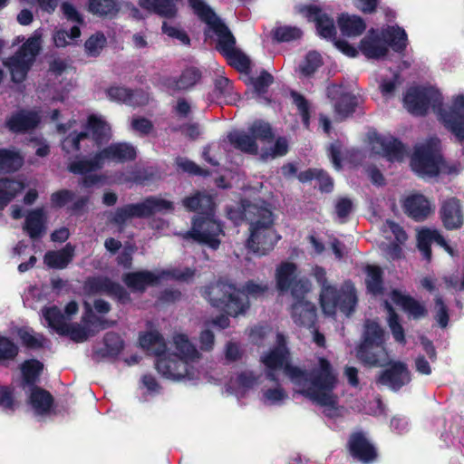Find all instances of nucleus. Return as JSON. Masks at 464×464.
<instances>
[{
	"mask_svg": "<svg viewBox=\"0 0 464 464\" xmlns=\"http://www.w3.org/2000/svg\"><path fill=\"white\" fill-rule=\"evenodd\" d=\"M43 370V364L37 360L25 361L21 365V371L24 383H34Z\"/></svg>",
	"mask_w": 464,
	"mask_h": 464,
	"instance_id": "42",
	"label": "nucleus"
},
{
	"mask_svg": "<svg viewBox=\"0 0 464 464\" xmlns=\"http://www.w3.org/2000/svg\"><path fill=\"white\" fill-rule=\"evenodd\" d=\"M171 209V202L163 198H149L141 203L128 205L117 210L113 219L117 224H123L133 217L142 218L157 212L169 211Z\"/></svg>",
	"mask_w": 464,
	"mask_h": 464,
	"instance_id": "20",
	"label": "nucleus"
},
{
	"mask_svg": "<svg viewBox=\"0 0 464 464\" xmlns=\"http://www.w3.org/2000/svg\"><path fill=\"white\" fill-rule=\"evenodd\" d=\"M163 33L168 36L178 39L180 43L187 44L189 39L186 33L179 28L164 23L162 25Z\"/></svg>",
	"mask_w": 464,
	"mask_h": 464,
	"instance_id": "57",
	"label": "nucleus"
},
{
	"mask_svg": "<svg viewBox=\"0 0 464 464\" xmlns=\"http://www.w3.org/2000/svg\"><path fill=\"white\" fill-rule=\"evenodd\" d=\"M348 446L351 455L362 462L372 461L377 456L374 447L361 432L351 436Z\"/></svg>",
	"mask_w": 464,
	"mask_h": 464,
	"instance_id": "27",
	"label": "nucleus"
},
{
	"mask_svg": "<svg viewBox=\"0 0 464 464\" xmlns=\"http://www.w3.org/2000/svg\"><path fill=\"white\" fill-rule=\"evenodd\" d=\"M208 324H205V329L201 331L199 335L200 348L205 351H209L214 345L215 337L213 333L208 329Z\"/></svg>",
	"mask_w": 464,
	"mask_h": 464,
	"instance_id": "60",
	"label": "nucleus"
},
{
	"mask_svg": "<svg viewBox=\"0 0 464 464\" xmlns=\"http://www.w3.org/2000/svg\"><path fill=\"white\" fill-rule=\"evenodd\" d=\"M139 341L143 349L159 357L156 368L163 377L182 382H191L199 378L200 353L186 334L173 335L172 353H166V343L156 330L141 334Z\"/></svg>",
	"mask_w": 464,
	"mask_h": 464,
	"instance_id": "2",
	"label": "nucleus"
},
{
	"mask_svg": "<svg viewBox=\"0 0 464 464\" xmlns=\"http://www.w3.org/2000/svg\"><path fill=\"white\" fill-rule=\"evenodd\" d=\"M287 395L280 387L267 389L263 393V401L266 405H279L285 399Z\"/></svg>",
	"mask_w": 464,
	"mask_h": 464,
	"instance_id": "50",
	"label": "nucleus"
},
{
	"mask_svg": "<svg viewBox=\"0 0 464 464\" xmlns=\"http://www.w3.org/2000/svg\"><path fill=\"white\" fill-rule=\"evenodd\" d=\"M40 119L39 114L35 111H20L13 114L6 124L10 130L22 132L36 127Z\"/></svg>",
	"mask_w": 464,
	"mask_h": 464,
	"instance_id": "31",
	"label": "nucleus"
},
{
	"mask_svg": "<svg viewBox=\"0 0 464 464\" xmlns=\"http://www.w3.org/2000/svg\"><path fill=\"white\" fill-rule=\"evenodd\" d=\"M184 206L192 211H198L199 216L194 218L191 231L185 237L208 245L212 249L219 246V237L223 235L220 224L213 218L214 201L208 194L197 193L183 201Z\"/></svg>",
	"mask_w": 464,
	"mask_h": 464,
	"instance_id": "5",
	"label": "nucleus"
},
{
	"mask_svg": "<svg viewBox=\"0 0 464 464\" xmlns=\"http://www.w3.org/2000/svg\"><path fill=\"white\" fill-rule=\"evenodd\" d=\"M323 63L322 56L317 52H309L299 64V72L307 77L313 74Z\"/></svg>",
	"mask_w": 464,
	"mask_h": 464,
	"instance_id": "41",
	"label": "nucleus"
},
{
	"mask_svg": "<svg viewBox=\"0 0 464 464\" xmlns=\"http://www.w3.org/2000/svg\"><path fill=\"white\" fill-rule=\"evenodd\" d=\"M380 38L375 32H371L361 43L362 52L369 58H379L387 53V44L394 51H402L407 45V34L400 27H388Z\"/></svg>",
	"mask_w": 464,
	"mask_h": 464,
	"instance_id": "12",
	"label": "nucleus"
},
{
	"mask_svg": "<svg viewBox=\"0 0 464 464\" xmlns=\"http://www.w3.org/2000/svg\"><path fill=\"white\" fill-rule=\"evenodd\" d=\"M136 156L134 147L128 143H113L102 150L93 159L73 161L69 165V170L75 174H87L103 168L107 163L124 162L133 160Z\"/></svg>",
	"mask_w": 464,
	"mask_h": 464,
	"instance_id": "10",
	"label": "nucleus"
},
{
	"mask_svg": "<svg viewBox=\"0 0 464 464\" xmlns=\"http://www.w3.org/2000/svg\"><path fill=\"white\" fill-rule=\"evenodd\" d=\"M62 11L63 15L72 22L76 23H82V17L80 14V13L77 11V9L69 2H63L62 4Z\"/></svg>",
	"mask_w": 464,
	"mask_h": 464,
	"instance_id": "61",
	"label": "nucleus"
},
{
	"mask_svg": "<svg viewBox=\"0 0 464 464\" xmlns=\"http://www.w3.org/2000/svg\"><path fill=\"white\" fill-rule=\"evenodd\" d=\"M246 84L252 83L254 87H267L269 85L276 83L274 76L266 71H261L256 72L247 81H245Z\"/></svg>",
	"mask_w": 464,
	"mask_h": 464,
	"instance_id": "53",
	"label": "nucleus"
},
{
	"mask_svg": "<svg viewBox=\"0 0 464 464\" xmlns=\"http://www.w3.org/2000/svg\"><path fill=\"white\" fill-rule=\"evenodd\" d=\"M338 25L343 34L347 36L359 35L365 29V24L362 18L347 14H343L338 18Z\"/></svg>",
	"mask_w": 464,
	"mask_h": 464,
	"instance_id": "37",
	"label": "nucleus"
},
{
	"mask_svg": "<svg viewBox=\"0 0 464 464\" xmlns=\"http://www.w3.org/2000/svg\"><path fill=\"white\" fill-rule=\"evenodd\" d=\"M41 45L42 33L37 30L26 40L20 50L5 63L10 70L14 82H20L25 78L41 50Z\"/></svg>",
	"mask_w": 464,
	"mask_h": 464,
	"instance_id": "14",
	"label": "nucleus"
},
{
	"mask_svg": "<svg viewBox=\"0 0 464 464\" xmlns=\"http://www.w3.org/2000/svg\"><path fill=\"white\" fill-rule=\"evenodd\" d=\"M85 309L86 313L82 317L83 326L70 324L72 317L78 312V304L74 301L66 304L64 314L56 306H52L43 309L42 315L47 326L57 334L69 335L75 342H83L92 334L90 328L95 324L88 303H85Z\"/></svg>",
	"mask_w": 464,
	"mask_h": 464,
	"instance_id": "7",
	"label": "nucleus"
},
{
	"mask_svg": "<svg viewBox=\"0 0 464 464\" xmlns=\"http://www.w3.org/2000/svg\"><path fill=\"white\" fill-rule=\"evenodd\" d=\"M210 97L213 102L226 104H237L241 102L236 89H212Z\"/></svg>",
	"mask_w": 464,
	"mask_h": 464,
	"instance_id": "44",
	"label": "nucleus"
},
{
	"mask_svg": "<svg viewBox=\"0 0 464 464\" xmlns=\"http://www.w3.org/2000/svg\"><path fill=\"white\" fill-rule=\"evenodd\" d=\"M193 275L194 272L188 268L183 270H156L153 272L144 270L126 274L123 277V281L126 285L133 291H143L146 287L154 285L169 278L188 281Z\"/></svg>",
	"mask_w": 464,
	"mask_h": 464,
	"instance_id": "15",
	"label": "nucleus"
},
{
	"mask_svg": "<svg viewBox=\"0 0 464 464\" xmlns=\"http://www.w3.org/2000/svg\"><path fill=\"white\" fill-rule=\"evenodd\" d=\"M106 347V354L113 356L118 354L123 348V342L121 338L113 333H109L104 338Z\"/></svg>",
	"mask_w": 464,
	"mask_h": 464,
	"instance_id": "51",
	"label": "nucleus"
},
{
	"mask_svg": "<svg viewBox=\"0 0 464 464\" xmlns=\"http://www.w3.org/2000/svg\"><path fill=\"white\" fill-rule=\"evenodd\" d=\"M436 112L457 140L464 141V94L455 96L447 106L443 105L440 96Z\"/></svg>",
	"mask_w": 464,
	"mask_h": 464,
	"instance_id": "17",
	"label": "nucleus"
},
{
	"mask_svg": "<svg viewBox=\"0 0 464 464\" xmlns=\"http://www.w3.org/2000/svg\"><path fill=\"white\" fill-rule=\"evenodd\" d=\"M384 332L379 324L367 321L363 341L358 347L356 356L362 362L372 366H384L389 363V356L383 347Z\"/></svg>",
	"mask_w": 464,
	"mask_h": 464,
	"instance_id": "11",
	"label": "nucleus"
},
{
	"mask_svg": "<svg viewBox=\"0 0 464 464\" xmlns=\"http://www.w3.org/2000/svg\"><path fill=\"white\" fill-rule=\"evenodd\" d=\"M432 242L444 247L450 256L454 255L453 249L447 244L446 240L438 230L425 228L420 230L418 233V247L425 259H430L431 252L430 246Z\"/></svg>",
	"mask_w": 464,
	"mask_h": 464,
	"instance_id": "29",
	"label": "nucleus"
},
{
	"mask_svg": "<svg viewBox=\"0 0 464 464\" xmlns=\"http://www.w3.org/2000/svg\"><path fill=\"white\" fill-rule=\"evenodd\" d=\"M60 0H20V2L29 5L37 4L40 8L47 13H53L58 5Z\"/></svg>",
	"mask_w": 464,
	"mask_h": 464,
	"instance_id": "63",
	"label": "nucleus"
},
{
	"mask_svg": "<svg viewBox=\"0 0 464 464\" xmlns=\"http://www.w3.org/2000/svg\"><path fill=\"white\" fill-rule=\"evenodd\" d=\"M248 131L249 134L238 130L229 133V142L244 152L259 154L264 160L286 154L288 142L285 138H278L273 147H267L273 140L272 129L267 122L256 121L248 128Z\"/></svg>",
	"mask_w": 464,
	"mask_h": 464,
	"instance_id": "4",
	"label": "nucleus"
},
{
	"mask_svg": "<svg viewBox=\"0 0 464 464\" xmlns=\"http://www.w3.org/2000/svg\"><path fill=\"white\" fill-rule=\"evenodd\" d=\"M19 337L25 345L32 348L42 347L46 342L43 334H37L32 329H21Z\"/></svg>",
	"mask_w": 464,
	"mask_h": 464,
	"instance_id": "47",
	"label": "nucleus"
},
{
	"mask_svg": "<svg viewBox=\"0 0 464 464\" xmlns=\"http://www.w3.org/2000/svg\"><path fill=\"white\" fill-rule=\"evenodd\" d=\"M139 4L141 8L166 18L174 17L178 11L173 0H140Z\"/></svg>",
	"mask_w": 464,
	"mask_h": 464,
	"instance_id": "36",
	"label": "nucleus"
},
{
	"mask_svg": "<svg viewBox=\"0 0 464 464\" xmlns=\"http://www.w3.org/2000/svg\"><path fill=\"white\" fill-rule=\"evenodd\" d=\"M199 78L200 74L197 69H187L180 76L179 84L180 87H191L198 83Z\"/></svg>",
	"mask_w": 464,
	"mask_h": 464,
	"instance_id": "56",
	"label": "nucleus"
},
{
	"mask_svg": "<svg viewBox=\"0 0 464 464\" xmlns=\"http://www.w3.org/2000/svg\"><path fill=\"white\" fill-rule=\"evenodd\" d=\"M436 319L441 327H446L449 322L447 308L440 297L435 299Z\"/></svg>",
	"mask_w": 464,
	"mask_h": 464,
	"instance_id": "59",
	"label": "nucleus"
},
{
	"mask_svg": "<svg viewBox=\"0 0 464 464\" xmlns=\"http://www.w3.org/2000/svg\"><path fill=\"white\" fill-rule=\"evenodd\" d=\"M265 284L248 282L241 291L234 285L218 282L211 285L205 295L213 306L223 309L231 316H238L248 308V297H258L267 291Z\"/></svg>",
	"mask_w": 464,
	"mask_h": 464,
	"instance_id": "6",
	"label": "nucleus"
},
{
	"mask_svg": "<svg viewBox=\"0 0 464 464\" xmlns=\"http://www.w3.org/2000/svg\"><path fill=\"white\" fill-rule=\"evenodd\" d=\"M293 299L291 316L295 324L308 328L313 327L316 318L314 304L306 299V295H300L298 299Z\"/></svg>",
	"mask_w": 464,
	"mask_h": 464,
	"instance_id": "23",
	"label": "nucleus"
},
{
	"mask_svg": "<svg viewBox=\"0 0 464 464\" xmlns=\"http://www.w3.org/2000/svg\"><path fill=\"white\" fill-rule=\"evenodd\" d=\"M443 224L448 229H457L463 224V213L460 202L456 198L444 200L440 208Z\"/></svg>",
	"mask_w": 464,
	"mask_h": 464,
	"instance_id": "28",
	"label": "nucleus"
},
{
	"mask_svg": "<svg viewBox=\"0 0 464 464\" xmlns=\"http://www.w3.org/2000/svg\"><path fill=\"white\" fill-rule=\"evenodd\" d=\"M72 198V194L68 190L55 192L51 197V201L54 207H63Z\"/></svg>",
	"mask_w": 464,
	"mask_h": 464,
	"instance_id": "62",
	"label": "nucleus"
},
{
	"mask_svg": "<svg viewBox=\"0 0 464 464\" xmlns=\"http://www.w3.org/2000/svg\"><path fill=\"white\" fill-rule=\"evenodd\" d=\"M81 35V31L78 26H73L71 30H59L53 35V42L57 47H65L72 41L78 39Z\"/></svg>",
	"mask_w": 464,
	"mask_h": 464,
	"instance_id": "45",
	"label": "nucleus"
},
{
	"mask_svg": "<svg viewBox=\"0 0 464 464\" xmlns=\"http://www.w3.org/2000/svg\"><path fill=\"white\" fill-rule=\"evenodd\" d=\"M92 134V139L102 143L111 137V127L102 116L91 115L88 119V132L70 133L63 141V150L68 153H74L80 150V142Z\"/></svg>",
	"mask_w": 464,
	"mask_h": 464,
	"instance_id": "16",
	"label": "nucleus"
},
{
	"mask_svg": "<svg viewBox=\"0 0 464 464\" xmlns=\"http://www.w3.org/2000/svg\"><path fill=\"white\" fill-rule=\"evenodd\" d=\"M268 89H247L245 92L246 100H253L257 103H267L269 102Z\"/></svg>",
	"mask_w": 464,
	"mask_h": 464,
	"instance_id": "58",
	"label": "nucleus"
},
{
	"mask_svg": "<svg viewBox=\"0 0 464 464\" xmlns=\"http://www.w3.org/2000/svg\"><path fill=\"white\" fill-rule=\"evenodd\" d=\"M313 275L322 286L320 304L326 315L335 314L339 309L345 315H349L354 309L357 298L354 287L345 283L339 290L327 284L326 272L323 267L315 266Z\"/></svg>",
	"mask_w": 464,
	"mask_h": 464,
	"instance_id": "9",
	"label": "nucleus"
},
{
	"mask_svg": "<svg viewBox=\"0 0 464 464\" xmlns=\"http://www.w3.org/2000/svg\"><path fill=\"white\" fill-rule=\"evenodd\" d=\"M0 406L5 410L14 408V399L7 387L0 386Z\"/></svg>",
	"mask_w": 464,
	"mask_h": 464,
	"instance_id": "64",
	"label": "nucleus"
},
{
	"mask_svg": "<svg viewBox=\"0 0 464 464\" xmlns=\"http://www.w3.org/2000/svg\"><path fill=\"white\" fill-rule=\"evenodd\" d=\"M372 150L382 154L390 161H401L406 155L401 142L392 137H376L372 142Z\"/></svg>",
	"mask_w": 464,
	"mask_h": 464,
	"instance_id": "24",
	"label": "nucleus"
},
{
	"mask_svg": "<svg viewBox=\"0 0 464 464\" xmlns=\"http://www.w3.org/2000/svg\"><path fill=\"white\" fill-rule=\"evenodd\" d=\"M51 395L39 388H34L30 394V403L37 414L47 412L52 406Z\"/></svg>",
	"mask_w": 464,
	"mask_h": 464,
	"instance_id": "39",
	"label": "nucleus"
},
{
	"mask_svg": "<svg viewBox=\"0 0 464 464\" xmlns=\"http://www.w3.org/2000/svg\"><path fill=\"white\" fill-rule=\"evenodd\" d=\"M327 95L331 99L336 116L341 120L350 116L361 102V99L348 89H330Z\"/></svg>",
	"mask_w": 464,
	"mask_h": 464,
	"instance_id": "22",
	"label": "nucleus"
},
{
	"mask_svg": "<svg viewBox=\"0 0 464 464\" xmlns=\"http://www.w3.org/2000/svg\"><path fill=\"white\" fill-rule=\"evenodd\" d=\"M23 163L24 157L16 150L0 149V170H16ZM24 187L21 179H0V209H3Z\"/></svg>",
	"mask_w": 464,
	"mask_h": 464,
	"instance_id": "13",
	"label": "nucleus"
},
{
	"mask_svg": "<svg viewBox=\"0 0 464 464\" xmlns=\"http://www.w3.org/2000/svg\"><path fill=\"white\" fill-rule=\"evenodd\" d=\"M411 381V373L407 365L401 362H394L391 367L379 377V382L397 391Z\"/></svg>",
	"mask_w": 464,
	"mask_h": 464,
	"instance_id": "25",
	"label": "nucleus"
},
{
	"mask_svg": "<svg viewBox=\"0 0 464 464\" xmlns=\"http://www.w3.org/2000/svg\"><path fill=\"white\" fill-rule=\"evenodd\" d=\"M303 33L300 28L296 26H279L275 32L274 35L277 41L289 42L301 38Z\"/></svg>",
	"mask_w": 464,
	"mask_h": 464,
	"instance_id": "48",
	"label": "nucleus"
},
{
	"mask_svg": "<svg viewBox=\"0 0 464 464\" xmlns=\"http://www.w3.org/2000/svg\"><path fill=\"white\" fill-rule=\"evenodd\" d=\"M439 140L431 139L425 145H419L411 160V166L414 172L422 178L435 177L439 173L458 175L463 169L459 161H443L438 150Z\"/></svg>",
	"mask_w": 464,
	"mask_h": 464,
	"instance_id": "8",
	"label": "nucleus"
},
{
	"mask_svg": "<svg viewBox=\"0 0 464 464\" xmlns=\"http://www.w3.org/2000/svg\"><path fill=\"white\" fill-rule=\"evenodd\" d=\"M382 230L387 237H389L388 234L392 233L398 243L401 244L407 239L406 233L398 224L392 221L387 220L382 226Z\"/></svg>",
	"mask_w": 464,
	"mask_h": 464,
	"instance_id": "54",
	"label": "nucleus"
},
{
	"mask_svg": "<svg viewBox=\"0 0 464 464\" xmlns=\"http://www.w3.org/2000/svg\"><path fill=\"white\" fill-rule=\"evenodd\" d=\"M276 282L278 290L284 292L291 290L293 298L298 299L300 295H307L311 290V284L305 278H298L297 267L295 264L282 263L276 271Z\"/></svg>",
	"mask_w": 464,
	"mask_h": 464,
	"instance_id": "19",
	"label": "nucleus"
},
{
	"mask_svg": "<svg viewBox=\"0 0 464 464\" xmlns=\"http://www.w3.org/2000/svg\"><path fill=\"white\" fill-rule=\"evenodd\" d=\"M366 285L368 291L372 295L381 293L382 271L378 266H368L366 267Z\"/></svg>",
	"mask_w": 464,
	"mask_h": 464,
	"instance_id": "43",
	"label": "nucleus"
},
{
	"mask_svg": "<svg viewBox=\"0 0 464 464\" xmlns=\"http://www.w3.org/2000/svg\"><path fill=\"white\" fill-rule=\"evenodd\" d=\"M385 307L389 313L388 323L394 339L397 342L403 343L404 332L401 325L398 322L397 314L394 313L392 307L387 301L385 302Z\"/></svg>",
	"mask_w": 464,
	"mask_h": 464,
	"instance_id": "49",
	"label": "nucleus"
},
{
	"mask_svg": "<svg viewBox=\"0 0 464 464\" xmlns=\"http://www.w3.org/2000/svg\"><path fill=\"white\" fill-rule=\"evenodd\" d=\"M298 12L308 21L314 22L317 33L325 39H334L336 34L334 20L315 5H302Z\"/></svg>",
	"mask_w": 464,
	"mask_h": 464,
	"instance_id": "21",
	"label": "nucleus"
},
{
	"mask_svg": "<svg viewBox=\"0 0 464 464\" xmlns=\"http://www.w3.org/2000/svg\"><path fill=\"white\" fill-rule=\"evenodd\" d=\"M440 101L438 89H407L403 97L404 107L414 115H423L430 109L436 112Z\"/></svg>",
	"mask_w": 464,
	"mask_h": 464,
	"instance_id": "18",
	"label": "nucleus"
},
{
	"mask_svg": "<svg viewBox=\"0 0 464 464\" xmlns=\"http://www.w3.org/2000/svg\"><path fill=\"white\" fill-rule=\"evenodd\" d=\"M46 216L44 208H35L25 217L24 230L32 239L41 237L46 230Z\"/></svg>",
	"mask_w": 464,
	"mask_h": 464,
	"instance_id": "32",
	"label": "nucleus"
},
{
	"mask_svg": "<svg viewBox=\"0 0 464 464\" xmlns=\"http://www.w3.org/2000/svg\"><path fill=\"white\" fill-rule=\"evenodd\" d=\"M16 345L9 339L0 336V360L12 359L17 354Z\"/></svg>",
	"mask_w": 464,
	"mask_h": 464,
	"instance_id": "55",
	"label": "nucleus"
},
{
	"mask_svg": "<svg viewBox=\"0 0 464 464\" xmlns=\"http://www.w3.org/2000/svg\"><path fill=\"white\" fill-rule=\"evenodd\" d=\"M89 11L100 16L113 17L119 12V6L113 0H89Z\"/></svg>",
	"mask_w": 464,
	"mask_h": 464,
	"instance_id": "40",
	"label": "nucleus"
},
{
	"mask_svg": "<svg viewBox=\"0 0 464 464\" xmlns=\"http://www.w3.org/2000/svg\"><path fill=\"white\" fill-rule=\"evenodd\" d=\"M391 299L414 319L424 317L427 314V310L421 303L409 295L401 294L398 290H393L391 293Z\"/></svg>",
	"mask_w": 464,
	"mask_h": 464,
	"instance_id": "33",
	"label": "nucleus"
},
{
	"mask_svg": "<svg viewBox=\"0 0 464 464\" xmlns=\"http://www.w3.org/2000/svg\"><path fill=\"white\" fill-rule=\"evenodd\" d=\"M74 256V246L67 244L63 248L56 251H48L44 255V264L53 269H63Z\"/></svg>",
	"mask_w": 464,
	"mask_h": 464,
	"instance_id": "35",
	"label": "nucleus"
},
{
	"mask_svg": "<svg viewBox=\"0 0 464 464\" xmlns=\"http://www.w3.org/2000/svg\"><path fill=\"white\" fill-rule=\"evenodd\" d=\"M106 44V38L103 34L96 33L90 36L85 42L84 47L88 55L97 56L100 54Z\"/></svg>",
	"mask_w": 464,
	"mask_h": 464,
	"instance_id": "46",
	"label": "nucleus"
},
{
	"mask_svg": "<svg viewBox=\"0 0 464 464\" xmlns=\"http://www.w3.org/2000/svg\"><path fill=\"white\" fill-rule=\"evenodd\" d=\"M227 217L236 225L246 219L249 222L247 248L258 256H265L274 249L281 236L274 227V217L266 204L243 203L237 209L229 208Z\"/></svg>",
	"mask_w": 464,
	"mask_h": 464,
	"instance_id": "3",
	"label": "nucleus"
},
{
	"mask_svg": "<svg viewBox=\"0 0 464 464\" xmlns=\"http://www.w3.org/2000/svg\"><path fill=\"white\" fill-rule=\"evenodd\" d=\"M86 287L90 292L106 293L116 296L121 302H125L126 300L125 290L120 285L115 284L105 277L90 279L87 282Z\"/></svg>",
	"mask_w": 464,
	"mask_h": 464,
	"instance_id": "34",
	"label": "nucleus"
},
{
	"mask_svg": "<svg viewBox=\"0 0 464 464\" xmlns=\"http://www.w3.org/2000/svg\"><path fill=\"white\" fill-rule=\"evenodd\" d=\"M106 95L111 101L129 105H143L148 102L144 89H106Z\"/></svg>",
	"mask_w": 464,
	"mask_h": 464,
	"instance_id": "30",
	"label": "nucleus"
},
{
	"mask_svg": "<svg viewBox=\"0 0 464 464\" xmlns=\"http://www.w3.org/2000/svg\"><path fill=\"white\" fill-rule=\"evenodd\" d=\"M257 383V378L252 372H245L238 375L235 380L232 379L228 385L227 391L234 393L237 397L243 396L246 391L254 387Z\"/></svg>",
	"mask_w": 464,
	"mask_h": 464,
	"instance_id": "38",
	"label": "nucleus"
},
{
	"mask_svg": "<svg viewBox=\"0 0 464 464\" xmlns=\"http://www.w3.org/2000/svg\"><path fill=\"white\" fill-rule=\"evenodd\" d=\"M403 208L409 217L416 221H422L433 211L434 206L421 194L409 195L403 201Z\"/></svg>",
	"mask_w": 464,
	"mask_h": 464,
	"instance_id": "26",
	"label": "nucleus"
},
{
	"mask_svg": "<svg viewBox=\"0 0 464 464\" xmlns=\"http://www.w3.org/2000/svg\"><path fill=\"white\" fill-rule=\"evenodd\" d=\"M291 96L293 98L294 103L299 110V112L302 116L304 125L306 128H308L309 127V119H310L308 102L302 95H300L298 92H296L295 91H293L291 92Z\"/></svg>",
	"mask_w": 464,
	"mask_h": 464,
	"instance_id": "52",
	"label": "nucleus"
},
{
	"mask_svg": "<svg viewBox=\"0 0 464 464\" xmlns=\"http://www.w3.org/2000/svg\"><path fill=\"white\" fill-rule=\"evenodd\" d=\"M250 337L256 344L275 342V347L261 357L269 379L276 380V372L283 371L295 384L296 392L322 407L325 415L334 418L341 413L337 396L334 392L338 382L337 372L328 360L318 357L307 373L290 364L283 334L274 333L268 326H258L252 329Z\"/></svg>",
	"mask_w": 464,
	"mask_h": 464,
	"instance_id": "1",
	"label": "nucleus"
}]
</instances>
